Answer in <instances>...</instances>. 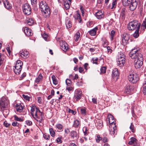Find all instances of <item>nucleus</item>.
<instances>
[{
	"mask_svg": "<svg viewBox=\"0 0 146 146\" xmlns=\"http://www.w3.org/2000/svg\"><path fill=\"white\" fill-rule=\"evenodd\" d=\"M129 56L132 59H134V66L135 68H140L143 64V57L139 50L132 49L130 52Z\"/></svg>",
	"mask_w": 146,
	"mask_h": 146,
	"instance_id": "1",
	"label": "nucleus"
},
{
	"mask_svg": "<svg viewBox=\"0 0 146 146\" xmlns=\"http://www.w3.org/2000/svg\"><path fill=\"white\" fill-rule=\"evenodd\" d=\"M39 6L43 16L45 18H48L50 13V9L46 1H41L39 3Z\"/></svg>",
	"mask_w": 146,
	"mask_h": 146,
	"instance_id": "2",
	"label": "nucleus"
},
{
	"mask_svg": "<svg viewBox=\"0 0 146 146\" xmlns=\"http://www.w3.org/2000/svg\"><path fill=\"white\" fill-rule=\"evenodd\" d=\"M140 23L137 20H134L130 22L127 25V28L129 31H133L136 28L140 29Z\"/></svg>",
	"mask_w": 146,
	"mask_h": 146,
	"instance_id": "3",
	"label": "nucleus"
},
{
	"mask_svg": "<svg viewBox=\"0 0 146 146\" xmlns=\"http://www.w3.org/2000/svg\"><path fill=\"white\" fill-rule=\"evenodd\" d=\"M139 79L138 75L135 72H130L128 76V79L132 83H135Z\"/></svg>",
	"mask_w": 146,
	"mask_h": 146,
	"instance_id": "4",
	"label": "nucleus"
},
{
	"mask_svg": "<svg viewBox=\"0 0 146 146\" xmlns=\"http://www.w3.org/2000/svg\"><path fill=\"white\" fill-rule=\"evenodd\" d=\"M22 9L25 15H29L31 14V9L30 5L28 3H26L23 5Z\"/></svg>",
	"mask_w": 146,
	"mask_h": 146,
	"instance_id": "5",
	"label": "nucleus"
},
{
	"mask_svg": "<svg viewBox=\"0 0 146 146\" xmlns=\"http://www.w3.org/2000/svg\"><path fill=\"white\" fill-rule=\"evenodd\" d=\"M9 102L5 98H3L0 100V110L2 111L5 110L7 108Z\"/></svg>",
	"mask_w": 146,
	"mask_h": 146,
	"instance_id": "6",
	"label": "nucleus"
},
{
	"mask_svg": "<svg viewBox=\"0 0 146 146\" xmlns=\"http://www.w3.org/2000/svg\"><path fill=\"white\" fill-rule=\"evenodd\" d=\"M129 36L130 35L126 33H124L121 36V41L123 45H125L129 43Z\"/></svg>",
	"mask_w": 146,
	"mask_h": 146,
	"instance_id": "7",
	"label": "nucleus"
},
{
	"mask_svg": "<svg viewBox=\"0 0 146 146\" xmlns=\"http://www.w3.org/2000/svg\"><path fill=\"white\" fill-rule=\"evenodd\" d=\"M119 76V72L117 68H114L112 71V77L114 81H116L118 79Z\"/></svg>",
	"mask_w": 146,
	"mask_h": 146,
	"instance_id": "8",
	"label": "nucleus"
},
{
	"mask_svg": "<svg viewBox=\"0 0 146 146\" xmlns=\"http://www.w3.org/2000/svg\"><path fill=\"white\" fill-rule=\"evenodd\" d=\"M137 0H132L130 3L129 9L130 10L133 11L135 10L137 5Z\"/></svg>",
	"mask_w": 146,
	"mask_h": 146,
	"instance_id": "9",
	"label": "nucleus"
},
{
	"mask_svg": "<svg viewBox=\"0 0 146 146\" xmlns=\"http://www.w3.org/2000/svg\"><path fill=\"white\" fill-rule=\"evenodd\" d=\"M109 131L110 134L112 136L114 135L115 134H116L117 129L115 123H114V125L110 126Z\"/></svg>",
	"mask_w": 146,
	"mask_h": 146,
	"instance_id": "10",
	"label": "nucleus"
},
{
	"mask_svg": "<svg viewBox=\"0 0 146 146\" xmlns=\"http://www.w3.org/2000/svg\"><path fill=\"white\" fill-rule=\"evenodd\" d=\"M15 107L17 111L18 112H22L25 111L24 106L21 104H16Z\"/></svg>",
	"mask_w": 146,
	"mask_h": 146,
	"instance_id": "11",
	"label": "nucleus"
},
{
	"mask_svg": "<svg viewBox=\"0 0 146 146\" xmlns=\"http://www.w3.org/2000/svg\"><path fill=\"white\" fill-rule=\"evenodd\" d=\"M61 49L64 52L66 51L68 49V45L67 43L63 41H62L60 43Z\"/></svg>",
	"mask_w": 146,
	"mask_h": 146,
	"instance_id": "12",
	"label": "nucleus"
},
{
	"mask_svg": "<svg viewBox=\"0 0 146 146\" xmlns=\"http://www.w3.org/2000/svg\"><path fill=\"white\" fill-rule=\"evenodd\" d=\"M44 117V115L42 112L40 111L37 114V117H36L34 118L36 121H39L40 123L42 122L43 120V118Z\"/></svg>",
	"mask_w": 146,
	"mask_h": 146,
	"instance_id": "13",
	"label": "nucleus"
},
{
	"mask_svg": "<svg viewBox=\"0 0 146 146\" xmlns=\"http://www.w3.org/2000/svg\"><path fill=\"white\" fill-rule=\"evenodd\" d=\"M125 59L124 58H118L117 60L118 65L120 67L123 66L125 63Z\"/></svg>",
	"mask_w": 146,
	"mask_h": 146,
	"instance_id": "14",
	"label": "nucleus"
},
{
	"mask_svg": "<svg viewBox=\"0 0 146 146\" xmlns=\"http://www.w3.org/2000/svg\"><path fill=\"white\" fill-rule=\"evenodd\" d=\"M95 15L97 18L99 19L103 18L104 17V13L101 10L99 11L95 14Z\"/></svg>",
	"mask_w": 146,
	"mask_h": 146,
	"instance_id": "15",
	"label": "nucleus"
},
{
	"mask_svg": "<svg viewBox=\"0 0 146 146\" xmlns=\"http://www.w3.org/2000/svg\"><path fill=\"white\" fill-rule=\"evenodd\" d=\"M24 32L25 35L27 36H32L33 33H32L31 30L27 27H25L24 29Z\"/></svg>",
	"mask_w": 146,
	"mask_h": 146,
	"instance_id": "16",
	"label": "nucleus"
},
{
	"mask_svg": "<svg viewBox=\"0 0 146 146\" xmlns=\"http://www.w3.org/2000/svg\"><path fill=\"white\" fill-rule=\"evenodd\" d=\"M70 134V136L73 139H77L78 138V135L76 131L74 130L72 131Z\"/></svg>",
	"mask_w": 146,
	"mask_h": 146,
	"instance_id": "17",
	"label": "nucleus"
},
{
	"mask_svg": "<svg viewBox=\"0 0 146 146\" xmlns=\"http://www.w3.org/2000/svg\"><path fill=\"white\" fill-rule=\"evenodd\" d=\"M82 94L81 92L77 90L74 96V98L76 100H79L81 98Z\"/></svg>",
	"mask_w": 146,
	"mask_h": 146,
	"instance_id": "18",
	"label": "nucleus"
},
{
	"mask_svg": "<svg viewBox=\"0 0 146 146\" xmlns=\"http://www.w3.org/2000/svg\"><path fill=\"white\" fill-rule=\"evenodd\" d=\"M23 65V63L22 61L20 60H18L16 62V63L15 67L17 68H19V69L22 70Z\"/></svg>",
	"mask_w": 146,
	"mask_h": 146,
	"instance_id": "19",
	"label": "nucleus"
},
{
	"mask_svg": "<svg viewBox=\"0 0 146 146\" xmlns=\"http://www.w3.org/2000/svg\"><path fill=\"white\" fill-rule=\"evenodd\" d=\"M72 0H66L64 3V6L66 9H69L70 7Z\"/></svg>",
	"mask_w": 146,
	"mask_h": 146,
	"instance_id": "20",
	"label": "nucleus"
},
{
	"mask_svg": "<svg viewBox=\"0 0 146 146\" xmlns=\"http://www.w3.org/2000/svg\"><path fill=\"white\" fill-rule=\"evenodd\" d=\"M137 140L136 139L133 137H131L130 139V141H129L128 144L129 145H133L134 146L137 145Z\"/></svg>",
	"mask_w": 146,
	"mask_h": 146,
	"instance_id": "21",
	"label": "nucleus"
},
{
	"mask_svg": "<svg viewBox=\"0 0 146 146\" xmlns=\"http://www.w3.org/2000/svg\"><path fill=\"white\" fill-rule=\"evenodd\" d=\"M3 2L4 6L6 9H11V4L9 3L8 0H3Z\"/></svg>",
	"mask_w": 146,
	"mask_h": 146,
	"instance_id": "22",
	"label": "nucleus"
},
{
	"mask_svg": "<svg viewBox=\"0 0 146 146\" xmlns=\"http://www.w3.org/2000/svg\"><path fill=\"white\" fill-rule=\"evenodd\" d=\"M98 29V28L96 27L93 29L89 31L88 33L91 36H95L96 35L97 30Z\"/></svg>",
	"mask_w": 146,
	"mask_h": 146,
	"instance_id": "23",
	"label": "nucleus"
},
{
	"mask_svg": "<svg viewBox=\"0 0 146 146\" xmlns=\"http://www.w3.org/2000/svg\"><path fill=\"white\" fill-rule=\"evenodd\" d=\"M74 18L75 19L78 20L79 23H82V19L79 11H77L76 15H74Z\"/></svg>",
	"mask_w": 146,
	"mask_h": 146,
	"instance_id": "24",
	"label": "nucleus"
},
{
	"mask_svg": "<svg viewBox=\"0 0 146 146\" xmlns=\"http://www.w3.org/2000/svg\"><path fill=\"white\" fill-rule=\"evenodd\" d=\"M133 90V88L132 86L128 85L126 87L125 90V92L126 93L128 94Z\"/></svg>",
	"mask_w": 146,
	"mask_h": 146,
	"instance_id": "25",
	"label": "nucleus"
},
{
	"mask_svg": "<svg viewBox=\"0 0 146 146\" xmlns=\"http://www.w3.org/2000/svg\"><path fill=\"white\" fill-rule=\"evenodd\" d=\"M80 122L78 120L76 119L73 123V126L75 128L80 127Z\"/></svg>",
	"mask_w": 146,
	"mask_h": 146,
	"instance_id": "26",
	"label": "nucleus"
},
{
	"mask_svg": "<svg viewBox=\"0 0 146 146\" xmlns=\"http://www.w3.org/2000/svg\"><path fill=\"white\" fill-rule=\"evenodd\" d=\"M28 54L29 52L27 51H21L20 52V56L22 58H24L25 57L27 58L28 56Z\"/></svg>",
	"mask_w": 146,
	"mask_h": 146,
	"instance_id": "27",
	"label": "nucleus"
},
{
	"mask_svg": "<svg viewBox=\"0 0 146 146\" xmlns=\"http://www.w3.org/2000/svg\"><path fill=\"white\" fill-rule=\"evenodd\" d=\"M42 76L41 74H40L36 78L35 80V82L37 84H38L39 82L42 80Z\"/></svg>",
	"mask_w": 146,
	"mask_h": 146,
	"instance_id": "28",
	"label": "nucleus"
},
{
	"mask_svg": "<svg viewBox=\"0 0 146 146\" xmlns=\"http://www.w3.org/2000/svg\"><path fill=\"white\" fill-rule=\"evenodd\" d=\"M5 58V56L4 55L0 53V66L3 64Z\"/></svg>",
	"mask_w": 146,
	"mask_h": 146,
	"instance_id": "29",
	"label": "nucleus"
},
{
	"mask_svg": "<svg viewBox=\"0 0 146 146\" xmlns=\"http://www.w3.org/2000/svg\"><path fill=\"white\" fill-rule=\"evenodd\" d=\"M27 23L28 25L29 26L32 25L34 23V21L33 18H29L28 19H27Z\"/></svg>",
	"mask_w": 146,
	"mask_h": 146,
	"instance_id": "30",
	"label": "nucleus"
},
{
	"mask_svg": "<svg viewBox=\"0 0 146 146\" xmlns=\"http://www.w3.org/2000/svg\"><path fill=\"white\" fill-rule=\"evenodd\" d=\"M80 37V33L79 32H77L74 36V38L75 41L76 42L78 41L79 38Z\"/></svg>",
	"mask_w": 146,
	"mask_h": 146,
	"instance_id": "31",
	"label": "nucleus"
},
{
	"mask_svg": "<svg viewBox=\"0 0 146 146\" xmlns=\"http://www.w3.org/2000/svg\"><path fill=\"white\" fill-rule=\"evenodd\" d=\"M132 0H123L122 3L124 6H127L129 5Z\"/></svg>",
	"mask_w": 146,
	"mask_h": 146,
	"instance_id": "32",
	"label": "nucleus"
},
{
	"mask_svg": "<svg viewBox=\"0 0 146 146\" xmlns=\"http://www.w3.org/2000/svg\"><path fill=\"white\" fill-rule=\"evenodd\" d=\"M109 121L110 123L111 124H113V123H115V119H114V117L112 115H110V117L109 118Z\"/></svg>",
	"mask_w": 146,
	"mask_h": 146,
	"instance_id": "33",
	"label": "nucleus"
},
{
	"mask_svg": "<svg viewBox=\"0 0 146 146\" xmlns=\"http://www.w3.org/2000/svg\"><path fill=\"white\" fill-rule=\"evenodd\" d=\"M66 25L67 28L68 29L70 28L72 26V24L70 21H67L66 22Z\"/></svg>",
	"mask_w": 146,
	"mask_h": 146,
	"instance_id": "34",
	"label": "nucleus"
},
{
	"mask_svg": "<svg viewBox=\"0 0 146 146\" xmlns=\"http://www.w3.org/2000/svg\"><path fill=\"white\" fill-rule=\"evenodd\" d=\"M115 31L114 30H112L111 31L110 33V39L112 41L113 39V37L115 36Z\"/></svg>",
	"mask_w": 146,
	"mask_h": 146,
	"instance_id": "35",
	"label": "nucleus"
},
{
	"mask_svg": "<svg viewBox=\"0 0 146 146\" xmlns=\"http://www.w3.org/2000/svg\"><path fill=\"white\" fill-rule=\"evenodd\" d=\"M50 134L52 137H54L55 136V133L53 129L52 128H50L49 129Z\"/></svg>",
	"mask_w": 146,
	"mask_h": 146,
	"instance_id": "36",
	"label": "nucleus"
},
{
	"mask_svg": "<svg viewBox=\"0 0 146 146\" xmlns=\"http://www.w3.org/2000/svg\"><path fill=\"white\" fill-rule=\"evenodd\" d=\"M14 117V119L16 121H19L20 122L23 121L24 120V119L22 118H19L18 117V116H17L16 115H14L13 116Z\"/></svg>",
	"mask_w": 146,
	"mask_h": 146,
	"instance_id": "37",
	"label": "nucleus"
},
{
	"mask_svg": "<svg viewBox=\"0 0 146 146\" xmlns=\"http://www.w3.org/2000/svg\"><path fill=\"white\" fill-rule=\"evenodd\" d=\"M52 78L53 82V83L55 85H56L58 84V82L57 80L56 79L55 76L54 75H52Z\"/></svg>",
	"mask_w": 146,
	"mask_h": 146,
	"instance_id": "38",
	"label": "nucleus"
},
{
	"mask_svg": "<svg viewBox=\"0 0 146 146\" xmlns=\"http://www.w3.org/2000/svg\"><path fill=\"white\" fill-rule=\"evenodd\" d=\"M139 29H136L135 32L133 34V36L135 38H137L139 36Z\"/></svg>",
	"mask_w": 146,
	"mask_h": 146,
	"instance_id": "39",
	"label": "nucleus"
},
{
	"mask_svg": "<svg viewBox=\"0 0 146 146\" xmlns=\"http://www.w3.org/2000/svg\"><path fill=\"white\" fill-rule=\"evenodd\" d=\"M13 69L15 73L17 75H18L20 74L22 70L21 69H19V68H17L15 67Z\"/></svg>",
	"mask_w": 146,
	"mask_h": 146,
	"instance_id": "40",
	"label": "nucleus"
},
{
	"mask_svg": "<svg viewBox=\"0 0 146 146\" xmlns=\"http://www.w3.org/2000/svg\"><path fill=\"white\" fill-rule=\"evenodd\" d=\"M143 92L144 95H146V80L143 83Z\"/></svg>",
	"mask_w": 146,
	"mask_h": 146,
	"instance_id": "41",
	"label": "nucleus"
},
{
	"mask_svg": "<svg viewBox=\"0 0 146 146\" xmlns=\"http://www.w3.org/2000/svg\"><path fill=\"white\" fill-rule=\"evenodd\" d=\"M80 112L81 114L83 115H85L86 113V109L84 108H81L80 109Z\"/></svg>",
	"mask_w": 146,
	"mask_h": 146,
	"instance_id": "42",
	"label": "nucleus"
},
{
	"mask_svg": "<svg viewBox=\"0 0 146 146\" xmlns=\"http://www.w3.org/2000/svg\"><path fill=\"white\" fill-rule=\"evenodd\" d=\"M36 112L35 113V115L33 116V118H35L36 117H37V114L39 112H40V111L39 109V108H38L36 107Z\"/></svg>",
	"mask_w": 146,
	"mask_h": 146,
	"instance_id": "43",
	"label": "nucleus"
},
{
	"mask_svg": "<svg viewBox=\"0 0 146 146\" xmlns=\"http://www.w3.org/2000/svg\"><path fill=\"white\" fill-rule=\"evenodd\" d=\"M129 129L132 133H134L135 131V129L134 128V125L132 123H131L130 126L129 127Z\"/></svg>",
	"mask_w": 146,
	"mask_h": 146,
	"instance_id": "44",
	"label": "nucleus"
},
{
	"mask_svg": "<svg viewBox=\"0 0 146 146\" xmlns=\"http://www.w3.org/2000/svg\"><path fill=\"white\" fill-rule=\"evenodd\" d=\"M98 60V58L97 57L93 58H92V61H93V63L97 65L98 64L97 62Z\"/></svg>",
	"mask_w": 146,
	"mask_h": 146,
	"instance_id": "45",
	"label": "nucleus"
},
{
	"mask_svg": "<svg viewBox=\"0 0 146 146\" xmlns=\"http://www.w3.org/2000/svg\"><path fill=\"white\" fill-rule=\"evenodd\" d=\"M66 83L68 86H70L72 84V81L70 79H67L66 80Z\"/></svg>",
	"mask_w": 146,
	"mask_h": 146,
	"instance_id": "46",
	"label": "nucleus"
},
{
	"mask_svg": "<svg viewBox=\"0 0 146 146\" xmlns=\"http://www.w3.org/2000/svg\"><path fill=\"white\" fill-rule=\"evenodd\" d=\"M3 110V114L4 115V117H6L9 114V111L8 110H5V109Z\"/></svg>",
	"mask_w": 146,
	"mask_h": 146,
	"instance_id": "47",
	"label": "nucleus"
},
{
	"mask_svg": "<svg viewBox=\"0 0 146 146\" xmlns=\"http://www.w3.org/2000/svg\"><path fill=\"white\" fill-rule=\"evenodd\" d=\"M102 139V137H101L99 135H97L96 136V141L97 143H98Z\"/></svg>",
	"mask_w": 146,
	"mask_h": 146,
	"instance_id": "48",
	"label": "nucleus"
},
{
	"mask_svg": "<svg viewBox=\"0 0 146 146\" xmlns=\"http://www.w3.org/2000/svg\"><path fill=\"white\" fill-rule=\"evenodd\" d=\"M80 9L82 14V15L83 17H84V15L85 8L81 6L80 7Z\"/></svg>",
	"mask_w": 146,
	"mask_h": 146,
	"instance_id": "49",
	"label": "nucleus"
},
{
	"mask_svg": "<svg viewBox=\"0 0 146 146\" xmlns=\"http://www.w3.org/2000/svg\"><path fill=\"white\" fill-rule=\"evenodd\" d=\"M36 107L35 106H33L32 107H31V113L32 116L33 117L34 116V112L35 110V108H36Z\"/></svg>",
	"mask_w": 146,
	"mask_h": 146,
	"instance_id": "50",
	"label": "nucleus"
},
{
	"mask_svg": "<svg viewBox=\"0 0 146 146\" xmlns=\"http://www.w3.org/2000/svg\"><path fill=\"white\" fill-rule=\"evenodd\" d=\"M69 78L71 79H73L77 80L78 78V76L77 74H75V76L73 77V76L72 74H70L69 76Z\"/></svg>",
	"mask_w": 146,
	"mask_h": 146,
	"instance_id": "51",
	"label": "nucleus"
},
{
	"mask_svg": "<svg viewBox=\"0 0 146 146\" xmlns=\"http://www.w3.org/2000/svg\"><path fill=\"white\" fill-rule=\"evenodd\" d=\"M42 36L43 38H44L45 40L46 41H48V40H47V38L48 37V36L45 33L43 34H42Z\"/></svg>",
	"mask_w": 146,
	"mask_h": 146,
	"instance_id": "52",
	"label": "nucleus"
},
{
	"mask_svg": "<svg viewBox=\"0 0 146 146\" xmlns=\"http://www.w3.org/2000/svg\"><path fill=\"white\" fill-rule=\"evenodd\" d=\"M126 56L124 54L121 52H120L119 55H118V58H124L125 59Z\"/></svg>",
	"mask_w": 146,
	"mask_h": 146,
	"instance_id": "53",
	"label": "nucleus"
},
{
	"mask_svg": "<svg viewBox=\"0 0 146 146\" xmlns=\"http://www.w3.org/2000/svg\"><path fill=\"white\" fill-rule=\"evenodd\" d=\"M23 97L25 100H28V101H30V99L31 98V97L28 96L27 95L23 94L22 95Z\"/></svg>",
	"mask_w": 146,
	"mask_h": 146,
	"instance_id": "54",
	"label": "nucleus"
},
{
	"mask_svg": "<svg viewBox=\"0 0 146 146\" xmlns=\"http://www.w3.org/2000/svg\"><path fill=\"white\" fill-rule=\"evenodd\" d=\"M141 27L143 28V29H145L146 28V19H145L142 23Z\"/></svg>",
	"mask_w": 146,
	"mask_h": 146,
	"instance_id": "55",
	"label": "nucleus"
},
{
	"mask_svg": "<svg viewBox=\"0 0 146 146\" xmlns=\"http://www.w3.org/2000/svg\"><path fill=\"white\" fill-rule=\"evenodd\" d=\"M125 9H122L121 13V15L122 17L124 18L125 16Z\"/></svg>",
	"mask_w": 146,
	"mask_h": 146,
	"instance_id": "56",
	"label": "nucleus"
},
{
	"mask_svg": "<svg viewBox=\"0 0 146 146\" xmlns=\"http://www.w3.org/2000/svg\"><path fill=\"white\" fill-rule=\"evenodd\" d=\"M56 127L60 130H61L63 128V126L60 124H57L56 125Z\"/></svg>",
	"mask_w": 146,
	"mask_h": 146,
	"instance_id": "57",
	"label": "nucleus"
},
{
	"mask_svg": "<svg viewBox=\"0 0 146 146\" xmlns=\"http://www.w3.org/2000/svg\"><path fill=\"white\" fill-rule=\"evenodd\" d=\"M116 4L117 2L116 0L113 1L112 3L111 9H113L115 8V7H116Z\"/></svg>",
	"mask_w": 146,
	"mask_h": 146,
	"instance_id": "58",
	"label": "nucleus"
},
{
	"mask_svg": "<svg viewBox=\"0 0 146 146\" xmlns=\"http://www.w3.org/2000/svg\"><path fill=\"white\" fill-rule=\"evenodd\" d=\"M108 45V41L106 40H104L103 41L102 45L104 47H106Z\"/></svg>",
	"mask_w": 146,
	"mask_h": 146,
	"instance_id": "59",
	"label": "nucleus"
},
{
	"mask_svg": "<svg viewBox=\"0 0 146 146\" xmlns=\"http://www.w3.org/2000/svg\"><path fill=\"white\" fill-rule=\"evenodd\" d=\"M101 72L102 73H104L106 72V68L105 67H102L100 69Z\"/></svg>",
	"mask_w": 146,
	"mask_h": 146,
	"instance_id": "60",
	"label": "nucleus"
},
{
	"mask_svg": "<svg viewBox=\"0 0 146 146\" xmlns=\"http://www.w3.org/2000/svg\"><path fill=\"white\" fill-rule=\"evenodd\" d=\"M31 1L32 5L35 6L37 3V0H31Z\"/></svg>",
	"mask_w": 146,
	"mask_h": 146,
	"instance_id": "61",
	"label": "nucleus"
},
{
	"mask_svg": "<svg viewBox=\"0 0 146 146\" xmlns=\"http://www.w3.org/2000/svg\"><path fill=\"white\" fill-rule=\"evenodd\" d=\"M66 90H68L69 92L72 91L74 90V88L72 87L68 86L66 88Z\"/></svg>",
	"mask_w": 146,
	"mask_h": 146,
	"instance_id": "62",
	"label": "nucleus"
},
{
	"mask_svg": "<svg viewBox=\"0 0 146 146\" xmlns=\"http://www.w3.org/2000/svg\"><path fill=\"white\" fill-rule=\"evenodd\" d=\"M44 139L47 140H48L50 138V136L48 134H44L43 135Z\"/></svg>",
	"mask_w": 146,
	"mask_h": 146,
	"instance_id": "63",
	"label": "nucleus"
},
{
	"mask_svg": "<svg viewBox=\"0 0 146 146\" xmlns=\"http://www.w3.org/2000/svg\"><path fill=\"white\" fill-rule=\"evenodd\" d=\"M26 123L27 125L29 126L31 125L32 124V121L30 120L26 121Z\"/></svg>",
	"mask_w": 146,
	"mask_h": 146,
	"instance_id": "64",
	"label": "nucleus"
}]
</instances>
